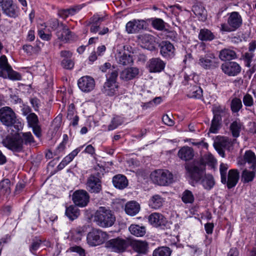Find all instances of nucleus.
Instances as JSON below:
<instances>
[{"label": "nucleus", "instance_id": "36", "mask_svg": "<svg viewBox=\"0 0 256 256\" xmlns=\"http://www.w3.org/2000/svg\"><path fill=\"white\" fill-rule=\"evenodd\" d=\"M22 141V148L24 149V145H31L35 142L34 136L30 132H22L19 134Z\"/></svg>", "mask_w": 256, "mask_h": 256}, {"label": "nucleus", "instance_id": "62", "mask_svg": "<svg viewBox=\"0 0 256 256\" xmlns=\"http://www.w3.org/2000/svg\"><path fill=\"white\" fill-rule=\"evenodd\" d=\"M154 37L150 34H146L142 36V41L143 43L151 44L153 41Z\"/></svg>", "mask_w": 256, "mask_h": 256}, {"label": "nucleus", "instance_id": "20", "mask_svg": "<svg viewBox=\"0 0 256 256\" xmlns=\"http://www.w3.org/2000/svg\"><path fill=\"white\" fill-rule=\"evenodd\" d=\"M219 58L222 61L230 60L237 58V54L234 48H224L220 52Z\"/></svg>", "mask_w": 256, "mask_h": 256}, {"label": "nucleus", "instance_id": "5", "mask_svg": "<svg viewBox=\"0 0 256 256\" xmlns=\"http://www.w3.org/2000/svg\"><path fill=\"white\" fill-rule=\"evenodd\" d=\"M150 178L154 184L162 186H168L173 181L172 174L166 170H154L151 173Z\"/></svg>", "mask_w": 256, "mask_h": 256}, {"label": "nucleus", "instance_id": "22", "mask_svg": "<svg viewBox=\"0 0 256 256\" xmlns=\"http://www.w3.org/2000/svg\"><path fill=\"white\" fill-rule=\"evenodd\" d=\"M10 181L8 178H4L0 182V199L7 198L11 192Z\"/></svg>", "mask_w": 256, "mask_h": 256}, {"label": "nucleus", "instance_id": "50", "mask_svg": "<svg viewBox=\"0 0 256 256\" xmlns=\"http://www.w3.org/2000/svg\"><path fill=\"white\" fill-rule=\"evenodd\" d=\"M220 120L213 118L212 120L209 132L213 134L217 133L220 127Z\"/></svg>", "mask_w": 256, "mask_h": 256}, {"label": "nucleus", "instance_id": "32", "mask_svg": "<svg viewBox=\"0 0 256 256\" xmlns=\"http://www.w3.org/2000/svg\"><path fill=\"white\" fill-rule=\"evenodd\" d=\"M140 210V204L136 202H130L125 206L126 212L130 216H134Z\"/></svg>", "mask_w": 256, "mask_h": 256}, {"label": "nucleus", "instance_id": "27", "mask_svg": "<svg viewBox=\"0 0 256 256\" xmlns=\"http://www.w3.org/2000/svg\"><path fill=\"white\" fill-rule=\"evenodd\" d=\"M214 114L213 118L222 120V116H227L228 114V110L224 106L214 104L212 108Z\"/></svg>", "mask_w": 256, "mask_h": 256}, {"label": "nucleus", "instance_id": "55", "mask_svg": "<svg viewBox=\"0 0 256 256\" xmlns=\"http://www.w3.org/2000/svg\"><path fill=\"white\" fill-rule=\"evenodd\" d=\"M254 54L252 52H246L243 55V60L244 62V65L248 68L252 66L251 62H252V58Z\"/></svg>", "mask_w": 256, "mask_h": 256}, {"label": "nucleus", "instance_id": "14", "mask_svg": "<svg viewBox=\"0 0 256 256\" xmlns=\"http://www.w3.org/2000/svg\"><path fill=\"white\" fill-rule=\"evenodd\" d=\"M222 72L228 76H237L241 71L240 66L236 62H230L222 64Z\"/></svg>", "mask_w": 256, "mask_h": 256}, {"label": "nucleus", "instance_id": "28", "mask_svg": "<svg viewBox=\"0 0 256 256\" xmlns=\"http://www.w3.org/2000/svg\"><path fill=\"white\" fill-rule=\"evenodd\" d=\"M164 198L159 194L152 196L148 201V206L153 209H158L161 208L164 202Z\"/></svg>", "mask_w": 256, "mask_h": 256}, {"label": "nucleus", "instance_id": "33", "mask_svg": "<svg viewBox=\"0 0 256 256\" xmlns=\"http://www.w3.org/2000/svg\"><path fill=\"white\" fill-rule=\"evenodd\" d=\"M190 84V89L188 94V96L190 98H200L202 96V88L198 86L194 85L192 86Z\"/></svg>", "mask_w": 256, "mask_h": 256}, {"label": "nucleus", "instance_id": "46", "mask_svg": "<svg viewBox=\"0 0 256 256\" xmlns=\"http://www.w3.org/2000/svg\"><path fill=\"white\" fill-rule=\"evenodd\" d=\"M194 14L196 15L199 20L204 22L206 19V11L203 6H196L194 7Z\"/></svg>", "mask_w": 256, "mask_h": 256}, {"label": "nucleus", "instance_id": "19", "mask_svg": "<svg viewBox=\"0 0 256 256\" xmlns=\"http://www.w3.org/2000/svg\"><path fill=\"white\" fill-rule=\"evenodd\" d=\"M246 163L250 165V169L256 170V156L250 150L246 151L243 158L238 161V164L240 165L244 164Z\"/></svg>", "mask_w": 256, "mask_h": 256}, {"label": "nucleus", "instance_id": "35", "mask_svg": "<svg viewBox=\"0 0 256 256\" xmlns=\"http://www.w3.org/2000/svg\"><path fill=\"white\" fill-rule=\"evenodd\" d=\"M232 146L230 140L226 137H220L214 143V146L224 149H229Z\"/></svg>", "mask_w": 256, "mask_h": 256}, {"label": "nucleus", "instance_id": "40", "mask_svg": "<svg viewBox=\"0 0 256 256\" xmlns=\"http://www.w3.org/2000/svg\"><path fill=\"white\" fill-rule=\"evenodd\" d=\"M250 171L247 169L244 170L242 173V181L246 184L252 182L255 176L256 170Z\"/></svg>", "mask_w": 256, "mask_h": 256}, {"label": "nucleus", "instance_id": "41", "mask_svg": "<svg viewBox=\"0 0 256 256\" xmlns=\"http://www.w3.org/2000/svg\"><path fill=\"white\" fill-rule=\"evenodd\" d=\"M98 19L95 17H91L89 20L84 22L86 26H90V32L92 33H96L100 30V24L98 22Z\"/></svg>", "mask_w": 256, "mask_h": 256}, {"label": "nucleus", "instance_id": "34", "mask_svg": "<svg viewBox=\"0 0 256 256\" xmlns=\"http://www.w3.org/2000/svg\"><path fill=\"white\" fill-rule=\"evenodd\" d=\"M129 230L132 234L138 237L143 236L146 233L145 226L138 224H132Z\"/></svg>", "mask_w": 256, "mask_h": 256}, {"label": "nucleus", "instance_id": "1", "mask_svg": "<svg viewBox=\"0 0 256 256\" xmlns=\"http://www.w3.org/2000/svg\"><path fill=\"white\" fill-rule=\"evenodd\" d=\"M205 166L202 164H186L185 168L191 178L196 182L201 180V184L204 189L211 190L215 184L214 178L212 174H205Z\"/></svg>", "mask_w": 256, "mask_h": 256}, {"label": "nucleus", "instance_id": "25", "mask_svg": "<svg viewBox=\"0 0 256 256\" xmlns=\"http://www.w3.org/2000/svg\"><path fill=\"white\" fill-rule=\"evenodd\" d=\"M112 183L115 188L122 190L128 186V180L126 176L119 174L113 177Z\"/></svg>", "mask_w": 256, "mask_h": 256}, {"label": "nucleus", "instance_id": "61", "mask_svg": "<svg viewBox=\"0 0 256 256\" xmlns=\"http://www.w3.org/2000/svg\"><path fill=\"white\" fill-rule=\"evenodd\" d=\"M162 120L164 124L168 126H172L174 124L173 120L168 114L164 115Z\"/></svg>", "mask_w": 256, "mask_h": 256}, {"label": "nucleus", "instance_id": "39", "mask_svg": "<svg viewBox=\"0 0 256 256\" xmlns=\"http://www.w3.org/2000/svg\"><path fill=\"white\" fill-rule=\"evenodd\" d=\"M132 246L134 250L139 254H146L148 244L146 241L137 240L133 242Z\"/></svg>", "mask_w": 256, "mask_h": 256}, {"label": "nucleus", "instance_id": "45", "mask_svg": "<svg viewBox=\"0 0 256 256\" xmlns=\"http://www.w3.org/2000/svg\"><path fill=\"white\" fill-rule=\"evenodd\" d=\"M242 107V100L238 98H234L230 104V108L232 112H238Z\"/></svg>", "mask_w": 256, "mask_h": 256}, {"label": "nucleus", "instance_id": "43", "mask_svg": "<svg viewBox=\"0 0 256 256\" xmlns=\"http://www.w3.org/2000/svg\"><path fill=\"white\" fill-rule=\"evenodd\" d=\"M172 250L168 246H160L153 252V256H170Z\"/></svg>", "mask_w": 256, "mask_h": 256}, {"label": "nucleus", "instance_id": "47", "mask_svg": "<svg viewBox=\"0 0 256 256\" xmlns=\"http://www.w3.org/2000/svg\"><path fill=\"white\" fill-rule=\"evenodd\" d=\"M5 72L6 74V78H8L9 79L13 80H19L22 78L21 76L20 73L14 71L12 67L8 70Z\"/></svg>", "mask_w": 256, "mask_h": 256}, {"label": "nucleus", "instance_id": "9", "mask_svg": "<svg viewBox=\"0 0 256 256\" xmlns=\"http://www.w3.org/2000/svg\"><path fill=\"white\" fill-rule=\"evenodd\" d=\"M0 6L3 14L8 17L15 18L19 15V9L12 0H0Z\"/></svg>", "mask_w": 256, "mask_h": 256}, {"label": "nucleus", "instance_id": "13", "mask_svg": "<svg viewBox=\"0 0 256 256\" xmlns=\"http://www.w3.org/2000/svg\"><path fill=\"white\" fill-rule=\"evenodd\" d=\"M78 85L82 92H88L94 90L95 86V81L91 76H84L78 80Z\"/></svg>", "mask_w": 256, "mask_h": 256}, {"label": "nucleus", "instance_id": "2", "mask_svg": "<svg viewBox=\"0 0 256 256\" xmlns=\"http://www.w3.org/2000/svg\"><path fill=\"white\" fill-rule=\"evenodd\" d=\"M116 221L114 212L108 208L100 206L95 212L94 222L100 227L108 228L112 226Z\"/></svg>", "mask_w": 256, "mask_h": 256}, {"label": "nucleus", "instance_id": "38", "mask_svg": "<svg viewBox=\"0 0 256 256\" xmlns=\"http://www.w3.org/2000/svg\"><path fill=\"white\" fill-rule=\"evenodd\" d=\"M11 66L8 64L6 57L4 56H2L0 57V76L3 78H6V74L5 72L8 70Z\"/></svg>", "mask_w": 256, "mask_h": 256}, {"label": "nucleus", "instance_id": "57", "mask_svg": "<svg viewBox=\"0 0 256 256\" xmlns=\"http://www.w3.org/2000/svg\"><path fill=\"white\" fill-rule=\"evenodd\" d=\"M122 123V120L120 118L114 117L112 120L110 124L108 126V130H113L120 125Z\"/></svg>", "mask_w": 256, "mask_h": 256}, {"label": "nucleus", "instance_id": "31", "mask_svg": "<svg viewBox=\"0 0 256 256\" xmlns=\"http://www.w3.org/2000/svg\"><path fill=\"white\" fill-rule=\"evenodd\" d=\"M198 38L201 41L210 42L215 39L216 36L210 30L204 28L200 30Z\"/></svg>", "mask_w": 256, "mask_h": 256}, {"label": "nucleus", "instance_id": "49", "mask_svg": "<svg viewBox=\"0 0 256 256\" xmlns=\"http://www.w3.org/2000/svg\"><path fill=\"white\" fill-rule=\"evenodd\" d=\"M228 166L227 164H222L220 165V171L221 176V182L222 184H226V181L227 170Z\"/></svg>", "mask_w": 256, "mask_h": 256}, {"label": "nucleus", "instance_id": "60", "mask_svg": "<svg viewBox=\"0 0 256 256\" xmlns=\"http://www.w3.org/2000/svg\"><path fill=\"white\" fill-rule=\"evenodd\" d=\"M38 35L40 38L44 40L48 41L50 40L52 38V34H46L44 30L41 29L38 30Z\"/></svg>", "mask_w": 256, "mask_h": 256}, {"label": "nucleus", "instance_id": "4", "mask_svg": "<svg viewBox=\"0 0 256 256\" xmlns=\"http://www.w3.org/2000/svg\"><path fill=\"white\" fill-rule=\"evenodd\" d=\"M228 24H222L220 28V31L224 32H232L235 31L241 26L242 20L241 16L237 12H234L228 14Z\"/></svg>", "mask_w": 256, "mask_h": 256}, {"label": "nucleus", "instance_id": "48", "mask_svg": "<svg viewBox=\"0 0 256 256\" xmlns=\"http://www.w3.org/2000/svg\"><path fill=\"white\" fill-rule=\"evenodd\" d=\"M82 236V232L81 230L74 229L70 232L68 238L76 242L81 240Z\"/></svg>", "mask_w": 256, "mask_h": 256}, {"label": "nucleus", "instance_id": "11", "mask_svg": "<svg viewBox=\"0 0 256 256\" xmlns=\"http://www.w3.org/2000/svg\"><path fill=\"white\" fill-rule=\"evenodd\" d=\"M72 199L76 206L82 208L89 202L90 196L86 190H80L74 192Z\"/></svg>", "mask_w": 256, "mask_h": 256}, {"label": "nucleus", "instance_id": "8", "mask_svg": "<svg viewBox=\"0 0 256 256\" xmlns=\"http://www.w3.org/2000/svg\"><path fill=\"white\" fill-rule=\"evenodd\" d=\"M129 246L128 240L120 237L110 239L105 244V246L107 248L112 252L118 253L124 252Z\"/></svg>", "mask_w": 256, "mask_h": 256}, {"label": "nucleus", "instance_id": "53", "mask_svg": "<svg viewBox=\"0 0 256 256\" xmlns=\"http://www.w3.org/2000/svg\"><path fill=\"white\" fill-rule=\"evenodd\" d=\"M42 244L40 240H34L29 246L30 251L33 254L36 255L37 250L40 248Z\"/></svg>", "mask_w": 256, "mask_h": 256}, {"label": "nucleus", "instance_id": "54", "mask_svg": "<svg viewBox=\"0 0 256 256\" xmlns=\"http://www.w3.org/2000/svg\"><path fill=\"white\" fill-rule=\"evenodd\" d=\"M242 101L244 105L246 107H251L254 104V98L249 94L246 93L244 94Z\"/></svg>", "mask_w": 256, "mask_h": 256}, {"label": "nucleus", "instance_id": "29", "mask_svg": "<svg viewBox=\"0 0 256 256\" xmlns=\"http://www.w3.org/2000/svg\"><path fill=\"white\" fill-rule=\"evenodd\" d=\"M116 59L118 64L122 66H128L132 64V56L125 52H118L116 54Z\"/></svg>", "mask_w": 256, "mask_h": 256}, {"label": "nucleus", "instance_id": "7", "mask_svg": "<svg viewBox=\"0 0 256 256\" xmlns=\"http://www.w3.org/2000/svg\"><path fill=\"white\" fill-rule=\"evenodd\" d=\"M108 236L106 232L100 229L94 228L88 234L87 242L90 246H98L105 242Z\"/></svg>", "mask_w": 256, "mask_h": 256}, {"label": "nucleus", "instance_id": "21", "mask_svg": "<svg viewBox=\"0 0 256 256\" xmlns=\"http://www.w3.org/2000/svg\"><path fill=\"white\" fill-rule=\"evenodd\" d=\"M239 180V172L236 169H232L229 170L226 176V182L228 188L230 189L236 186Z\"/></svg>", "mask_w": 256, "mask_h": 256}, {"label": "nucleus", "instance_id": "56", "mask_svg": "<svg viewBox=\"0 0 256 256\" xmlns=\"http://www.w3.org/2000/svg\"><path fill=\"white\" fill-rule=\"evenodd\" d=\"M112 71L110 73L106 74V80L116 83V79L118 76V72L116 70H110Z\"/></svg>", "mask_w": 256, "mask_h": 256}, {"label": "nucleus", "instance_id": "3", "mask_svg": "<svg viewBox=\"0 0 256 256\" xmlns=\"http://www.w3.org/2000/svg\"><path fill=\"white\" fill-rule=\"evenodd\" d=\"M0 122L8 127L14 126L17 130L22 128V123L17 118L13 110L9 106H4L0 108Z\"/></svg>", "mask_w": 256, "mask_h": 256}, {"label": "nucleus", "instance_id": "12", "mask_svg": "<svg viewBox=\"0 0 256 256\" xmlns=\"http://www.w3.org/2000/svg\"><path fill=\"white\" fill-rule=\"evenodd\" d=\"M212 53H208L200 58L198 64L204 68L208 70L216 68L218 62Z\"/></svg>", "mask_w": 256, "mask_h": 256}, {"label": "nucleus", "instance_id": "10", "mask_svg": "<svg viewBox=\"0 0 256 256\" xmlns=\"http://www.w3.org/2000/svg\"><path fill=\"white\" fill-rule=\"evenodd\" d=\"M86 188L90 193L99 194L102 190V181L98 176L91 174L86 179Z\"/></svg>", "mask_w": 256, "mask_h": 256}, {"label": "nucleus", "instance_id": "23", "mask_svg": "<svg viewBox=\"0 0 256 256\" xmlns=\"http://www.w3.org/2000/svg\"><path fill=\"white\" fill-rule=\"evenodd\" d=\"M138 73L139 70L137 68H127L120 72V78L124 81H128L136 78Z\"/></svg>", "mask_w": 256, "mask_h": 256}, {"label": "nucleus", "instance_id": "37", "mask_svg": "<svg viewBox=\"0 0 256 256\" xmlns=\"http://www.w3.org/2000/svg\"><path fill=\"white\" fill-rule=\"evenodd\" d=\"M80 214V210L76 206H70L66 208V214L71 220L77 218Z\"/></svg>", "mask_w": 256, "mask_h": 256}, {"label": "nucleus", "instance_id": "44", "mask_svg": "<svg viewBox=\"0 0 256 256\" xmlns=\"http://www.w3.org/2000/svg\"><path fill=\"white\" fill-rule=\"evenodd\" d=\"M182 200L186 204H192L194 202V197L190 190H186L182 194Z\"/></svg>", "mask_w": 256, "mask_h": 256}, {"label": "nucleus", "instance_id": "51", "mask_svg": "<svg viewBox=\"0 0 256 256\" xmlns=\"http://www.w3.org/2000/svg\"><path fill=\"white\" fill-rule=\"evenodd\" d=\"M152 24L154 28L158 30H162L165 28L164 22L160 18H154L152 20Z\"/></svg>", "mask_w": 256, "mask_h": 256}, {"label": "nucleus", "instance_id": "15", "mask_svg": "<svg viewBox=\"0 0 256 256\" xmlns=\"http://www.w3.org/2000/svg\"><path fill=\"white\" fill-rule=\"evenodd\" d=\"M147 68L150 72H160L165 68L166 64L160 58H152L148 62Z\"/></svg>", "mask_w": 256, "mask_h": 256}, {"label": "nucleus", "instance_id": "26", "mask_svg": "<svg viewBox=\"0 0 256 256\" xmlns=\"http://www.w3.org/2000/svg\"><path fill=\"white\" fill-rule=\"evenodd\" d=\"M178 155L181 160L188 161L193 158L194 152L192 148L186 146L182 147L178 150Z\"/></svg>", "mask_w": 256, "mask_h": 256}, {"label": "nucleus", "instance_id": "52", "mask_svg": "<svg viewBox=\"0 0 256 256\" xmlns=\"http://www.w3.org/2000/svg\"><path fill=\"white\" fill-rule=\"evenodd\" d=\"M26 120L30 126L38 124L39 123L38 117L34 113H30L28 115Z\"/></svg>", "mask_w": 256, "mask_h": 256}, {"label": "nucleus", "instance_id": "17", "mask_svg": "<svg viewBox=\"0 0 256 256\" xmlns=\"http://www.w3.org/2000/svg\"><path fill=\"white\" fill-rule=\"evenodd\" d=\"M160 46V53L164 58L166 59H171L174 56L175 48L170 42H162Z\"/></svg>", "mask_w": 256, "mask_h": 256}, {"label": "nucleus", "instance_id": "24", "mask_svg": "<svg viewBox=\"0 0 256 256\" xmlns=\"http://www.w3.org/2000/svg\"><path fill=\"white\" fill-rule=\"evenodd\" d=\"M118 85L116 83L106 81L102 88V93L106 96H112L118 91Z\"/></svg>", "mask_w": 256, "mask_h": 256}, {"label": "nucleus", "instance_id": "58", "mask_svg": "<svg viewBox=\"0 0 256 256\" xmlns=\"http://www.w3.org/2000/svg\"><path fill=\"white\" fill-rule=\"evenodd\" d=\"M61 64L64 68L67 70H72L74 66V62L71 58H64Z\"/></svg>", "mask_w": 256, "mask_h": 256}, {"label": "nucleus", "instance_id": "6", "mask_svg": "<svg viewBox=\"0 0 256 256\" xmlns=\"http://www.w3.org/2000/svg\"><path fill=\"white\" fill-rule=\"evenodd\" d=\"M20 134L8 135L2 140V145L8 149L16 152H23Z\"/></svg>", "mask_w": 256, "mask_h": 256}, {"label": "nucleus", "instance_id": "42", "mask_svg": "<svg viewBox=\"0 0 256 256\" xmlns=\"http://www.w3.org/2000/svg\"><path fill=\"white\" fill-rule=\"evenodd\" d=\"M242 126V124L239 120L234 121L230 124V130L234 137L238 138L239 136Z\"/></svg>", "mask_w": 256, "mask_h": 256}, {"label": "nucleus", "instance_id": "64", "mask_svg": "<svg viewBox=\"0 0 256 256\" xmlns=\"http://www.w3.org/2000/svg\"><path fill=\"white\" fill-rule=\"evenodd\" d=\"M214 225L212 223L208 222L204 224V229L208 234H212L213 232Z\"/></svg>", "mask_w": 256, "mask_h": 256}, {"label": "nucleus", "instance_id": "30", "mask_svg": "<svg viewBox=\"0 0 256 256\" xmlns=\"http://www.w3.org/2000/svg\"><path fill=\"white\" fill-rule=\"evenodd\" d=\"M71 33L72 32L65 24H62L60 29L56 32V35L60 40L67 41L70 38Z\"/></svg>", "mask_w": 256, "mask_h": 256}, {"label": "nucleus", "instance_id": "59", "mask_svg": "<svg viewBox=\"0 0 256 256\" xmlns=\"http://www.w3.org/2000/svg\"><path fill=\"white\" fill-rule=\"evenodd\" d=\"M48 22L50 26L54 30H56V32H58L60 29L61 24H63L62 23H60L57 19H52L49 20Z\"/></svg>", "mask_w": 256, "mask_h": 256}, {"label": "nucleus", "instance_id": "18", "mask_svg": "<svg viewBox=\"0 0 256 256\" xmlns=\"http://www.w3.org/2000/svg\"><path fill=\"white\" fill-rule=\"evenodd\" d=\"M148 220L151 225L156 228L165 226L167 223L166 218L158 212L150 214L148 217Z\"/></svg>", "mask_w": 256, "mask_h": 256}, {"label": "nucleus", "instance_id": "16", "mask_svg": "<svg viewBox=\"0 0 256 256\" xmlns=\"http://www.w3.org/2000/svg\"><path fill=\"white\" fill-rule=\"evenodd\" d=\"M146 22L144 20H133L128 22L126 26V30L128 34H137L144 29Z\"/></svg>", "mask_w": 256, "mask_h": 256}, {"label": "nucleus", "instance_id": "63", "mask_svg": "<svg viewBox=\"0 0 256 256\" xmlns=\"http://www.w3.org/2000/svg\"><path fill=\"white\" fill-rule=\"evenodd\" d=\"M75 112L74 105V104H71L69 105L68 110V116L67 118L69 120H71L72 117L74 116Z\"/></svg>", "mask_w": 256, "mask_h": 256}]
</instances>
